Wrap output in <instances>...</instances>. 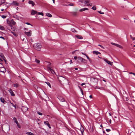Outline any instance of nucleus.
<instances>
[{
	"mask_svg": "<svg viewBox=\"0 0 135 135\" xmlns=\"http://www.w3.org/2000/svg\"><path fill=\"white\" fill-rule=\"evenodd\" d=\"M74 58L75 60H76L77 58V57L76 56H75L74 57Z\"/></svg>",
	"mask_w": 135,
	"mask_h": 135,
	"instance_id": "obj_48",
	"label": "nucleus"
},
{
	"mask_svg": "<svg viewBox=\"0 0 135 135\" xmlns=\"http://www.w3.org/2000/svg\"><path fill=\"white\" fill-rule=\"evenodd\" d=\"M28 3L29 4H31L32 7H33L35 5L34 2L32 1L29 0L28 1Z\"/></svg>",
	"mask_w": 135,
	"mask_h": 135,
	"instance_id": "obj_9",
	"label": "nucleus"
},
{
	"mask_svg": "<svg viewBox=\"0 0 135 135\" xmlns=\"http://www.w3.org/2000/svg\"><path fill=\"white\" fill-rule=\"evenodd\" d=\"M35 61L37 63H39L40 62V61L39 60L36 59H35Z\"/></svg>",
	"mask_w": 135,
	"mask_h": 135,
	"instance_id": "obj_28",
	"label": "nucleus"
},
{
	"mask_svg": "<svg viewBox=\"0 0 135 135\" xmlns=\"http://www.w3.org/2000/svg\"><path fill=\"white\" fill-rule=\"evenodd\" d=\"M31 41L32 42H33V40L32 39H31Z\"/></svg>",
	"mask_w": 135,
	"mask_h": 135,
	"instance_id": "obj_55",
	"label": "nucleus"
},
{
	"mask_svg": "<svg viewBox=\"0 0 135 135\" xmlns=\"http://www.w3.org/2000/svg\"><path fill=\"white\" fill-rule=\"evenodd\" d=\"M0 100L1 102H2L3 103H4V102H5V101L4 98L2 97L1 98H0Z\"/></svg>",
	"mask_w": 135,
	"mask_h": 135,
	"instance_id": "obj_19",
	"label": "nucleus"
},
{
	"mask_svg": "<svg viewBox=\"0 0 135 135\" xmlns=\"http://www.w3.org/2000/svg\"><path fill=\"white\" fill-rule=\"evenodd\" d=\"M44 124L45 125H47L48 127L50 128H51V127H50V125L49 124L48 122L47 121H46L44 122Z\"/></svg>",
	"mask_w": 135,
	"mask_h": 135,
	"instance_id": "obj_10",
	"label": "nucleus"
},
{
	"mask_svg": "<svg viewBox=\"0 0 135 135\" xmlns=\"http://www.w3.org/2000/svg\"><path fill=\"white\" fill-rule=\"evenodd\" d=\"M49 70L51 72V73L53 74H55V71L54 70L51 69L50 68H49Z\"/></svg>",
	"mask_w": 135,
	"mask_h": 135,
	"instance_id": "obj_17",
	"label": "nucleus"
},
{
	"mask_svg": "<svg viewBox=\"0 0 135 135\" xmlns=\"http://www.w3.org/2000/svg\"><path fill=\"white\" fill-rule=\"evenodd\" d=\"M81 92L82 94L83 95V91H81Z\"/></svg>",
	"mask_w": 135,
	"mask_h": 135,
	"instance_id": "obj_57",
	"label": "nucleus"
},
{
	"mask_svg": "<svg viewBox=\"0 0 135 135\" xmlns=\"http://www.w3.org/2000/svg\"><path fill=\"white\" fill-rule=\"evenodd\" d=\"M90 81L91 83L94 86L97 84L98 81V79L96 78H90Z\"/></svg>",
	"mask_w": 135,
	"mask_h": 135,
	"instance_id": "obj_2",
	"label": "nucleus"
},
{
	"mask_svg": "<svg viewBox=\"0 0 135 135\" xmlns=\"http://www.w3.org/2000/svg\"><path fill=\"white\" fill-rule=\"evenodd\" d=\"M71 31L72 32H76V30L74 28L72 29H71Z\"/></svg>",
	"mask_w": 135,
	"mask_h": 135,
	"instance_id": "obj_38",
	"label": "nucleus"
},
{
	"mask_svg": "<svg viewBox=\"0 0 135 135\" xmlns=\"http://www.w3.org/2000/svg\"><path fill=\"white\" fill-rule=\"evenodd\" d=\"M93 53L94 54L98 55V54H100V53L97 51H95L93 52Z\"/></svg>",
	"mask_w": 135,
	"mask_h": 135,
	"instance_id": "obj_14",
	"label": "nucleus"
},
{
	"mask_svg": "<svg viewBox=\"0 0 135 135\" xmlns=\"http://www.w3.org/2000/svg\"><path fill=\"white\" fill-rule=\"evenodd\" d=\"M0 38H2V39H3L4 40H5V38H4V37L2 36H0Z\"/></svg>",
	"mask_w": 135,
	"mask_h": 135,
	"instance_id": "obj_46",
	"label": "nucleus"
},
{
	"mask_svg": "<svg viewBox=\"0 0 135 135\" xmlns=\"http://www.w3.org/2000/svg\"><path fill=\"white\" fill-rule=\"evenodd\" d=\"M98 46L100 47L102 49H104V47L103 46L99 44L98 45Z\"/></svg>",
	"mask_w": 135,
	"mask_h": 135,
	"instance_id": "obj_34",
	"label": "nucleus"
},
{
	"mask_svg": "<svg viewBox=\"0 0 135 135\" xmlns=\"http://www.w3.org/2000/svg\"><path fill=\"white\" fill-rule=\"evenodd\" d=\"M78 87L80 89V90L81 91H81H83V90H82V89H81V88L79 86H78Z\"/></svg>",
	"mask_w": 135,
	"mask_h": 135,
	"instance_id": "obj_44",
	"label": "nucleus"
},
{
	"mask_svg": "<svg viewBox=\"0 0 135 135\" xmlns=\"http://www.w3.org/2000/svg\"><path fill=\"white\" fill-rule=\"evenodd\" d=\"M135 40V38H133V40Z\"/></svg>",
	"mask_w": 135,
	"mask_h": 135,
	"instance_id": "obj_60",
	"label": "nucleus"
},
{
	"mask_svg": "<svg viewBox=\"0 0 135 135\" xmlns=\"http://www.w3.org/2000/svg\"><path fill=\"white\" fill-rule=\"evenodd\" d=\"M17 127L19 128H21V126L17 122Z\"/></svg>",
	"mask_w": 135,
	"mask_h": 135,
	"instance_id": "obj_43",
	"label": "nucleus"
},
{
	"mask_svg": "<svg viewBox=\"0 0 135 135\" xmlns=\"http://www.w3.org/2000/svg\"><path fill=\"white\" fill-rule=\"evenodd\" d=\"M92 9H93L94 10H95L96 9V7H93L92 8Z\"/></svg>",
	"mask_w": 135,
	"mask_h": 135,
	"instance_id": "obj_32",
	"label": "nucleus"
},
{
	"mask_svg": "<svg viewBox=\"0 0 135 135\" xmlns=\"http://www.w3.org/2000/svg\"><path fill=\"white\" fill-rule=\"evenodd\" d=\"M4 10V9H1V11H3Z\"/></svg>",
	"mask_w": 135,
	"mask_h": 135,
	"instance_id": "obj_64",
	"label": "nucleus"
},
{
	"mask_svg": "<svg viewBox=\"0 0 135 135\" xmlns=\"http://www.w3.org/2000/svg\"><path fill=\"white\" fill-rule=\"evenodd\" d=\"M0 29L2 30H4V27L3 26L1 25L0 26Z\"/></svg>",
	"mask_w": 135,
	"mask_h": 135,
	"instance_id": "obj_23",
	"label": "nucleus"
},
{
	"mask_svg": "<svg viewBox=\"0 0 135 135\" xmlns=\"http://www.w3.org/2000/svg\"><path fill=\"white\" fill-rule=\"evenodd\" d=\"M2 57L4 61L5 62L6 61V60H5L6 58L3 55V56H2Z\"/></svg>",
	"mask_w": 135,
	"mask_h": 135,
	"instance_id": "obj_30",
	"label": "nucleus"
},
{
	"mask_svg": "<svg viewBox=\"0 0 135 135\" xmlns=\"http://www.w3.org/2000/svg\"><path fill=\"white\" fill-rule=\"evenodd\" d=\"M80 131L81 132V133L82 134L83 133L84 131V128L82 126L80 128Z\"/></svg>",
	"mask_w": 135,
	"mask_h": 135,
	"instance_id": "obj_16",
	"label": "nucleus"
},
{
	"mask_svg": "<svg viewBox=\"0 0 135 135\" xmlns=\"http://www.w3.org/2000/svg\"><path fill=\"white\" fill-rule=\"evenodd\" d=\"M73 14L74 16H76L77 15V13L76 12H73Z\"/></svg>",
	"mask_w": 135,
	"mask_h": 135,
	"instance_id": "obj_39",
	"label": "nucleus"
},
{
	"mask_svg": "<svg viewBox=\"0 0 135 135\" xmlns=\"http://www.w3.org/2000/svg\"><path fill=\"white\" fill-rule=\"evenodd\" d=\"M52 1H53V3H55V0H52Z\"/></svg>",
	"mask_w": 135,
	"mask_h": 135,
	"instance_id": "obj_56",
	"label": "nucleus"
},
{
	"mask_svg": "<svg viewBox=\"0 0 135 135\" xmlns=\"http://www.w3.org/2000/svg\"><path fill=\"white\" fill-rule=\"evenodd\" d=\"M1 17L2 18H5L6 17V16L4 15H2L1 16Z\"/></svg>",
	"mask_w": 135,
	"mask_h": 135,
	"instance_id": "obj_37",
	"label": "nucleus"
},
{
	"mask_svg": "<svg viewBox=\"0 0 135 135\" xmlns=\"http://www.w3.org/2000/svg\"><path fill=\"white\" fill-rule=\"evenodd\" d=\"M86 57L87 58V59H88L89 60L90 59H89V57L88 56H87L86 55Z\"/></svg>",
	"mask_w": 135,
	"mask_h": 135,
	"instance_id": "obj_47",
	"label": "nucleus"
},
{
	"mask_svg": "<svg viewBox=\"0 0 135 135\" xmlns=\"http://www.w3.org/2000/svg\"><path fill=\"white\" fill-rule=\"evenodd\" d=\"M106 131L107 132H108L110 131H111V130L110 129H106Z\"/></svg>",
	"mask_w": 135,
	"mask_h": 135,
	"instance_id": "obj_42",
	"label": "nucleus"
},
{
	"mask_svg": "<svg viewBox=\"0 0 135 135\" xmlns=\"http://www.w3.org/2000/svg\"><path fill=\"white\" fill-rule=\"evenodd\" d=\"M58 98L62 102H64L65 101V99L64 98L61 97H59Z\"/></svg>",
	"mask_w": 135,
	"mask_h": 135,
	"instance_id": "obj_15",
	"label": "nucleus"
},
{
	"mask_svg": "<svg viewBox=\"0 0 135 135\" xmlns=\"http://www.w3.org/2000/svg\"><path fill=\"white\" fill-rule=\"evenodd\" d=\"M46 14L47 16L49 17H52V15L49 13H46Z\"/></svg>",
	"mask_w": 135,
	"mask_h": 135,
	"instance_id": "obj_18",
	"label": "nucleus"
},
{
	"mask_svg": "<svg viewBox=\"0 0 135 135\" xmlns=\"http://www.w3.org/2000/svg\"><path fill=\"white\" fill-rule=\"evenodd\" d=\"M9 91V92L10 93L11 95L12 96H14L15 95L14 94L13 92L12 91V90L11 89H10L8 90Z\"/></svg>",
	"mask_w": 135,
	"mask_h": 135,
	"instance_id": "obj_12",
	"label": "nucleus"
},
{
	"mask_svg": "<svg viewBox=\"0 0 135 135\" xmlns=\"http://www.w3.org/2000/svg\"><path fill=\"white\" fill-rule=\"evenodd\" d=\"M37 113L38 114H39L40 115H42V113H41V112H37Z\"/></svg>",
	"mask_w": 135,
	"mask_h": 135,
	"instance_id": "obj_33",
	"label": "nucleus"
},
{
	"mask_svg": "<svg viewBox=\"0 0 135 135\" xmlns=\"http://www.w3.org/2000/svg\"><path fill=\"white\" fill-rule=\"evenodd\" d=\"M111 44L112 45H115H115L116 44L114 43H113V42H112V43H111Z\"/></svg>",
	"mask_w": 135,
	"mask_h": 135,
	"instance_id": "obj_49",
	"label": "nucleus"
},
{
	"mask_svg": "<svg viewBox=\"0 0 135 135\" xmlns=\"http://www.w3.org/2000/svg\"><path fill=\"white\" fill-rule=\"evenodd\" d=\"M37 13L36 11L32 9L31 11V14L32 15H33Z\"/></svg>",
	"mask_w": 135,
	"mask_h": 135,
	"instance_id": "obj_11",
	"label": "nucleus"
},
{
	"mask_svg": "<svg viewBox=\"0 0 135 135\" xmlns=\"http://www.w3.org/2000/svg\"><path fill=\"white\" fill-rule=\"evenodd\" d=\"M75 70H77L78 69V68H75Z\"/></svg>",
	"mask_w": 135,
	"mask_h": 135,
	"instance_id": "obj_61",
	"label": "nucleus"
},
{
	"mask_svg": "<svg viewBox=\"0 0 135 135\" xmlns=\"http://www.w3.org/2000/svg\"><path fill=\"white\" fill-rule=\"evenodd\" d=\"M0 64H1L2 65V63L1 61H0Z\"/></svg>",
	"mask_w": 135,
	"mask_h": 135,
	"instance_id": "obj_58",
	"label": "nucleus"
},
{
	"mask_svg": "<svg viewBox=\"0 0 135 135\" xmlns=\"http://www.w3.org/2000/svg\"><path fill=\"white\" fill-rule=\"evenodd\" d=\"M85 83H82L81 84V85L82 86H83V85H85Z\"/></svg>",
	"mask_w": 135,
	"mask_h": 135,
	"instance_id": "obj_52",
	"label": "nucleus"
},
{
	"mask_svg": "<svg viewBox=\"0 0 135 135\" xmlns=\"http://www.w3.org/2000/svg\"><path fill=\"white\" fill-rule=\"evenodd\" d=\"M69 5L70 6H73L74 4H70V5Z\"/></svg>",
	"mask_w": 135,
	"mask_h": 135,
	"instance_id": "obj_59",
	"label": "nucleus"
},
{
	"mask_svg": "<svg viewBox=\"0 0 135 135\" xmlns=\"http://www.w3.org/2000/svg\"><path fill=\"white\" fill-rule=\"evenodd\" d=\"M129 74H132L133 75H134L135 76V74L134 73L130 72L129 73Z\"/></svg>",
	"mask_w": 135,
	"mask_h": 135,
	"instance_id": "obj_45",
	"label": "nucleus"
},
{
	"mask_svg": "<svg viewBox=\"0 0 135 135\" xmlns=\"http://www.w3.org/2000/svg\"><path fill=\"white\" fill-rule=\"evenodd\" d=\"M20 120L18 119V120L20 122H22V117H20Z\"/></svg>",
	"mask_w": 135,
	"mask_h": 135,
	"instance_id": "obj_27",
	"label": "nucleus"
},
{
	"mask_svg": "<svg viewBox=\"0 0 135 135\" xmlns=\"http://www.w3.org/2000/svg\"><path fill=\"white\" fill-rule=\"evenodd\" d=\"M100 127H103V126H102V124H101V125H100Z\"/></svg>",
	"mask_w": 135,
	"mask_h": 135,
	"instance_id": "obj_62",
	"label": "nucleus"
},
{
	"mask_svg": "<svg viewBox=\"0 0 135 135\" xmlns=\"http://www.w3.org/2000/svg\"><path fill=\"white\" fill-rule=\"evenodd\" d=\"M7 23L10 26H11V25H14L16 24V22H15L13 19H12L11 21L7 20Z\"/></svg>",
	"mask_w": 135,
	"mask_h": 135,
	"instance_id": "obj_3",
	"label": "nucleus"
},
{
	"mask_svg": "<svg viewBox=\"0 0 135 135\" xmlns=\"http://www.w3.org/2000/svg\"><path fill=\"white\" fill-rule=\"evenodd\" d=\"M13 120L16 123V124H17V120L16 118L15 117H14L13 118Z\"/></svg>",
	"mask_w": 135,
	"mask_h": 135,
	"instance_id": "obj_24",
	"label": "nucleus"
},
{
	"mask_svg": "<svg viewBox=\"0 0 135 135\" xmlns=\"http://www.w3.org/2000/svg\"><path fill=\"white\" fill-rule=\"evenodd\" d=\"M109 122H110V123H111V120L110 119V120H109Z\"/></svg>",
	"mask_w": 135,
	"mask_h": 135,
	"instance_id": "obj_63",
	"label": "nucleus"
},
{
	"mask_svg": "<svg viewBox=\"0 0 135 135\" xmlns=\"http://www.w3.org/2000/svg\"><path fill=\"white\" fill-rule=\"evenodd\" d=\"M26 134L28 135H34L33 133L30 132H27Z\"/></svg>",
	"mask_w": 135,
	"mask_h": 135,
	"instance_id": "obj_21",
	"label": "nucleus"
},
{
	"mask_svg": "<svg viewBox=\"0 0 135 135\" xmlns=\"http://www.w3.org/2000/svg\"><path fill=\"white\" fill-rule=\"evenodd\" d=\"M76 37L77 38L80 39H82L83 38L82 37L80 36H77Z\"/></svg>",
	"mask_w": 135,
	"mask_h": 135,
	"instance_id": "obj_22",
	"label": "nucleus"
},
{
	"mask_svg": "<svg viewBox=\"0 0 135 135\" xmlns=\"http://www.w3.org/2000/svg\"><path fill=\"white\" fill-rule=\"evenodd\" d=\"M79 60H80L81 62H84L86 61V60L83 58L79 56L78 57Z\"/></svg>",
	"mask_w": 135,
	"mask_h": 135,
	"instance_id": "obj_5",
	"label": "nucleus"
},
{
	"mask_svg": "<svg viewBox=\"0 0 135 135\" xmlns=\"http://www.w3.org/2000/svg\"><path fill=\"white\" fill-rule=\"evenodd\" d=\"M104 60L108 64L110 65L111 66H112L113 65V62H112L108 60H107L106 59H104Z\"/></svg>",
	"mask_w": 135,
	"mask_h": 135,
	"instance_id": "obj_8",
	"label": "nucleus"
},
{
	"mask_svg": "<svg viewBox=\"0 0 135 135\" xmlns=\"http://www.w3.org/2000/svg\"><path fill=\"white\" fill-rule=\"evenodd\" d=\"M13 3H14V5H17V2L16 1H13Z\"/></svg>",
	"mask_w": 135,
	"mask_h": 135,
	"instance_id": "obj_36",
	"label": "nucleus"
},
{
	"mask_svg": "<svg viewBox=\"0 0 135 135\" xmlns=\"http://www.w3.org/2000/svg\"><path fill=\"white\" fill-rule=\"evenodd\" d=\"M115 46L117 47H119L120 48L122 49L123 48V47L122 46L117 44H116L115 45Z\"/></svg>",
	"mask_w": 135,
	"mask_h": 135,
	"instance_id": "obj_20",
	"label": "nucleus"
},
{
	"mask_svg": "<svg viewBox=\"0 0 135 135\" xmlns=\"http://www.w3.org/2000/svg\"><path fill=\"white\" fill-rule=\"evenodd\" d=\"M11 33H12L14 36H17V34L16 33L13 32H11Z\"/></svg>",
	"mask_w": 135,
	"mask_h": 135,
	"instance_id": "obj_25",
	"label": "nucleus"
},
{
	"mask_svg": "<svg viewBox=\"0 0 135 135\" xmlns=\"http://www.w3.org/2000/svg\"><path fill=\"white\" fill-rule=\"evenodd\" d=\"M46 83L47 84V85H48L50 88H51V85L48 82Z\"/></svg>",
	"mask_w": 135,
	"mask_h": 135,
	"instance_id": "obj_29",
	"label": "nucleus"
},
{
	"mask_svg": "<svg viewBox=\"0 0 135 135\" xmlns=\"http://www.w3.org/2000/svg\"><path fill=\"white\" fill-rule=\"evenodd\" d=\"M98 12L100 14H104V13L103 12H102L100 11H98Z\"/></svg>",
	"mask_w": 135,
	"mask_h": 135,
	"instance_id": "obj_35",
	"label": "nucleus"
},
{
	"mask_svg": "<svg viewBox=\"0 0 135 135\" xmlns=\"http://www.w3.org/2000/svg\"><path fill=\"white\" fill-rule=\"evenodd\" d=\"M58 79L61 83H62V81H63L64 80H66L64 78L61 76H60L59 77Z\"/></svg>",
	"mask_w": 135,
	"mask_h": 135,
	"instance_id": "obj_7",
	"label": "nucleus"
},
{
	"mask_svg": "<svg viewBox=\"0 0 135 135\" xmlns=\"http://www.w3.org/2000/svg\"><path fill=\"white\" fill-rule=\"evenodd\" d=\"M33 47L36 50L39 51H40L42 46L40 44L36 43L34 45Z\"/></svg>",
	"mask_w": 135,
	"mask_h": 135,
	"instance_id": "obj_1",
	"label": "nucleus"
},
{
	"mask_svg": "<svg viewBox=\"0 0 135 135\" xmlns=\"http://www.w3.org/2000/svg\"><path fill=\"white\" fill-rule=\"evenodd\" d=\"M89 97L90 98H92V95H90V96H89Z\"/></svg>",
	"mask_w": 135,
	"mask_h": 135,
	"instance_id": "obj_54",
	"label": "nucleus"
},
{
	"mask_svg": "<svg viewBox=\"0 0 135 135\" xmlns=\"http://www.w3.org/2000/svg\"><path fill=\"white\" fill-rule=\"evenodd\" d=\"M89 2V0L86 1H85V4H86V3H88Z\"/></svg>",
	"mask_w": 135,
	"mask_h": 135,
	"instance_id": "obj_40",
	"label": "nucleus"
},
{
	"mask_svg": "<svg viewBox=\"0 0 135 135\" xmlns=\"http://www.w3.org/2000/svg\"><path fill=\"white\" fill-rule=\"evenodd\" d=\"M82 54L83 55H85V56H86V55L85 54H84V53L83 52H82Z\"/></svg>",
	"mask_w": 135,
	"mask_h": 135,
	"instance_id": "obj_53",
	"label": "nucleus"
},
{
	"mask_svg": "<svg viewBox=\"0 0 135 135\" xmlns=\"http://www.w3.org/2000/svg\"><path fill=\"white\" fill-rule=\"evenodd\" d=\"M5 0H3L1 2V4H3L5 3Z\"/></svg>",
	"mask_w": 135,
	"mask_h": 135,
	"instance_id": "obj_41",
	"label": "nucleus"
},
{
	"mask_svg": "<svg viewBox=\"0 0 135 135\" xmlns=\"http://www.w3.org/2000/svg\"><path fill=\"white\" fill-rule=\"evenodd\" d=\"M12 105L15 108H16V105H14L13 104H12Z\"/></svg>",
	"mask_w": 135,
	"mask_h": 135,
	"instance_id": "obj_51",
	"label": "nucleus"
},
{
	"mask_svg": "<svg viewBox=\"0 0 135 135\" xmlns=\"http://www.w3.org/2000/svg\"><path fill=\"white\" fill-rule=\"evenodd\" d=\"M24 33L25 34L27 35L28 36H30L31 35V30L30 31L28 32L25 31Z\"/></svg>",
	"mask_w": 135,
	"mask_h": 135,
	"instance_id": "obj_4",
	"label": "nucleus"
},
{
	"mask_svg": "<svg viewBox=\"0 0 135 135\" xmlns=\"http://www.w3.org/2000/svg\"><path fill=\"white\" fill-rule=\"evenodd\" d=\"M3 55L2 53H0V56H1L2 57V56H3Z\"/></svg>",
	"mask_w": 135,
	"mask_h": 135,
	"instance_id": "obj_50",
	"label": "nucleus"
},
{
	"mask_svg": "<svg viewBox=\"0 0 135 135\" xmlns=\"http://www.w3.org/2000/svg\"><path fill=\"white\" fill-rule=\"evenodd\" d=\"M88 9L87 8H82L79 10V11L83 12V11H85V10H88Z\"/></svg>",
	"mask_w": 135,
	"mask_h": 135,
	"instance_id": "obj_13",
	"label": "nucleus"
},
{
	"mask_svg": "<svg viewBox=\"0 0 135 135\" xmlns=\"http://www.w3.org/2000/svg\"><path fill=\"white\" fill-rule=\"evenodd\" d=\"M25 23L26 24H27V25H31L32 26H33V25L31 24H30V23H28V22H25Z\"/></svg>",
	"mask_w": 135,
	"mask_h": 135,
	"instance_id": "obj_31",
	"label": "nucleus"
},
{
	"mask_svg": "<svg viewBox=\"0 0 135 135\" xmlns=\"http://www.w3.org/2000/svg\"><path fill=\"white\" fill-rule=\"evenodd\" d=\"M37 13L39 15H41L42 16H44V14H43V13L38 12H37Z\"/></svg>",
	"mask_w": 135,
	"mask_h": 135,
	"instance_id": "obj_26",
	"label": "nucleus"
},
{
	"mask_svg": "<svg viewBox=\"0 0 135 135\" xmlns=\"http://www.w3.org/2000/svg\"><path fill=\"white\" fill-rule=\"evenodd\" d=\"M21 110L23 112L27 111L28 110L27 108L25 106H22L21 108Z\"/></svg>",
	"mask_w": 135,
	"mask_h": 135,
	"instance_id": "obj_6",
	"label": "nucleus"
}]
</instances>
